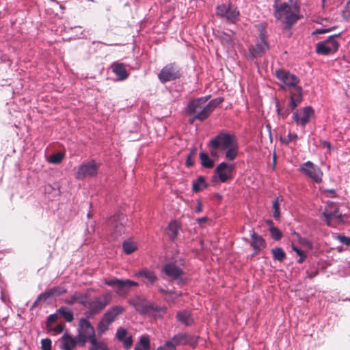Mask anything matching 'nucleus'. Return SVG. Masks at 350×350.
Listing matches in <instances>:
<instances>
[{"mask_svg":"<svg viewBox=\"0 0 350 350\" xmlns=\"http://www.w3.org/2000/svg\"><path fill=\"white\" fill-rule=\"evenodd\" d=\"M208 147L213 157H217V150L225 151V158L230 161L238 155L239 144L234 134L221 132L208 142Z\"/></svg>","mask_w":350,"mask_h":350,"instance_id":"f257e3e1","label":"nucleus"},{"mask_svg":"<svg viewBox=\"0 0 350 350\" xmlns=\"http://www.w3.org/2000/svg\"><path fill=\"white\" fill-rule=\"evenodd\" d=\"M208 96H204L190 100L186 108V113L193 116L190 124L195 120H205L213 110L223 102L222 98H217L208 102Z\"/></svg>","mask_w":350,"mask_h":350,"instance_id":"f03ea898","label":"nucleus"},{"mask_svg":"<svg viewBox=\"0 0 350 350\" xmlns=\"http://www.w3.org/2000/svg\"><path fill=\"white\" fill-rule=\"evenodd\" d=\"M129 304L138 313L143 315L161 317L166 311L165 307L159 306L157 304L150 302L144 297L139 295L130 298Z\"/></svg>","mask_w":350,"mask_h":350,"instance_id":"7ed1b4c3","label":"nucleus"},{"mask_svg":"<svg viewBox=\"0 0 350 350\" xmlns=\"http://www.w3.org/2000/svg\"><path fill=\"white\" fill-rule=\"evenodd\" d=\"M184 266L185 260L180 259L166 263L163 266L162 271L167 276L176 281L178 284H183L186 282L183 270Z\"/></svg>","mask_w":350,"mask_h":350,"instance_id":"20e7f679","label":"nucleus"},{"mask_svg":"<svg viewBox=\"0 0 350 350\" xmlns=\"http://www.w3.org/2000/svg\"><path fill=\"white\" fill-rule=\"evenodd\" d=\"M111 301V294L107 292L100 296H94L90 301L87 300L85 308L88 310L85 313L87 317H91L100 313Z\"/></svg>","mask_w":350,"mask_h":350,"instance_id":"39448f33","label":"nucleus"},{"mask_svg":"<svg viewBox=\"0 0 350 350\" xmlns=\"http://www.w3.org/2000/svg\"><path fill=\"white\" fill-rule=\"evenodd\" d=\"M96 337L95 329L90 321L86 318L79 320L77 340L79 345L83 346L88 340Z\"/></svg>","mask_w":350,"mask_h":350,"instance_id":"423d86ee","label":"nucleus"},{"mask_svg":"<svg viewBox=\"0 0 350 350\" xmlns=\"http://www.w3.org/2000/svg\"><path fill=\"white\" fill-rule=\"evenodd\" d=\"M321 219L329 226H334L335 224L343 221L342 214L339 213V208L334 202H327L325 211L322 213Z\"/></svg>","mask_w":350,"mask_h":350,"instance_id":"0eeeda50","label":"nucleus"},{"mask_svg":"<svg viewBox=\"0 0 350 350\" xmlns=\"http://www.w3.org/2000/svg\"><path fill=\"white\" fill-rule=\"evenodd\" d=\"M275 77L280 82V87L283 90H291L298 85L299 79L296 75L285 70H278L275 71Z\"/></svg>","mask_w":350,"mask_h":350,"instance_id":"6e6552de","label":"nucleus"},{"mask_svg":"<svg viewBox=\"0 0 350 350\" xmlns=\"http://www.w3.org/2000/svg\"><path fill=\"white\" fill-rule=\"evenodd\" d=\"M182 76L181 69L176 63L165 65L158 74V79L162 83L180 79Z\"/></svg>","mask_w":350,"mask_h":350,"instance_id":"1a4fd4ad","label":"nucleus"},{"mask_svg":"<svg viewBox=\"0 0 350 350\" xmlns=\"http://www.w3.org/2000/svg\"><path fill=\"white\" fill-rule=\"evenodd\" d=\"M198 344V338L195 336L178 333L173 336V338L165 343V347L175 349V347L178 345H189L193 348H195Z\"/></svg>","mask_w":350,"mask_h":350,"instance_id":"9d476101","label":"nucleus"},{"mask_svg":"<svg viewBox=\"0 0 350 350\" xmlns=\"http://www.w3.org/2000/svg\"><path fill=\"white\" fill-rule=\"evenodd\" d=\"M105 284L116 288V293L120 296H125L128 294L132 286H137L138 283L130 280H120L113 278L105 281Z\"/></svg>","mask_w":350,"mask_h":350,"instance_id":"9b49d317","label":"nucleus"},{"mask_svg":"<svg viewBox=\"0 0 350 350\" xmlns=\"http://www.w3.org/2000/svg\"><path fill=\"white\" fill-rule=\"evenodd\" d=\"M299 171L309 177L316 183H320L323 180V172L321 168L310 161L304 163Z\"/></svg>","mask_w":350,"mask_h":350,"instance_id":"f8f14e48","label":"nucleus"},{"mask_svg":"<svg viewBox=\"0 0 350 350\" xmlns=\"http://www.w3.org/2000/svg\"><path fill=\"white\" fill-rule=\"evenodd\" d=\"M340 35V33L332 35L327 40L318 42L316 46V52L324 55L336 52L340 44L336 38L339 37Z\"/></svg>","mask_w":350,"mask_h":350,"instance_id":"ddd939ff","label":"nucleus"},{"mask_svg":"<svg viewBox=\"0 0 350 350\" xmlns=\"http://www.w3.org/2000/svg\"><path fill=\"white\" fill-rule=\"evenodd\" d=\"M269 49L268 38L266 34V30L262 28L257 42L254 46L250 47L249 51L252 57L261 56Z\"/></svg>","mask_w":350,"mask_h":350,"instance_id":"4468645a","label":"nucleus"},{"mask_svg":"<svg viewBox=\"0 0 350 350\" xmlns=\"http://www.w3.org/2000/svg\"><path fill=\"white\" fill-rule=\"evenodd\" d=\"M125 217L122 213H117L111 216L107 221L114 239L124 232Z\"/></svg>","mask_w":350,"mask_h":350,"instance_id":"2eb2a0df","label":"nucleus"},{"mask_svg":"<svg viewBox=\"0 0 350 350\" xmlns=\"http://www.w3.org/2000/svg\"><path fill=\"white\" fill-rule=\"evenodd\" d=\"M99 165L92 160L83 163L78 168L76 178L83 179L86 177L94 176L97 174Z\"/></svg>","mask_w":350,"mask_h":350,"instance_id":"dca6fc26","label":"nucleus"},{"mask_svg":"<svg viewBox=\"0 0 350 350\" xmlns=\"http://www.w3.org/2000/svg\"><path fill=\"white\" fill-rule=\"evenodd\" d=\"M216 12L218 16L225 17L228 21L234 23L239 17V12L236 7L230 4H221L216 8Z\"/></svg>","mask_w":350,"mask_h":350,"instance_id":"f3484780","label":"nucleus"},{"mask_svg":"<svg viewBox=\"0 0 350 350\" xmlns=\"http://www.w3.org/2000/svg\"><path fill=\"white\" fill-rule=\"evenodd\" d=\"M234 164L221 162L215 170V174L221 183H225L232 178Z\"/></svg>","mask_w":350,"mask_h":350,"instance_id":"a211bd4d","label":"nucleus"},{"mask_svg":"<svg viewBox=\"0 0 350 350\" xmlns=\"http://www.w3.org/2000/svg\"><path fill=\"white\" fill-rule=\"evenodd\" d=\"M314 115V111L312 107L307 106L301 110H297L293 115V119L297 124L304 128Z\"/></svg>","mask_w":350,"mask_h":350,"instance_id":"6ab92c4d","label":"nucleus"},{"mask_svg":"<svg viewBox=\"0 0 350 350\" xmlns=\"http://www.w3.org/2000/svg\"><path fill=\"white\" fill-rule=\"evenodd\" d=\"M125 311L124 307L119 305L113 306L109 308L103 314V317L105 320L111 324L119 315Z\"/></svg>","mask_w":350,"mask_h":350,"instance_id":"aec40b11","label":"nucleus"},{"mask_svg":"<svg viewBox=\"0 0 350 350\" xmlns=\"http://www.w3.org/2000/svg\"><path fill=\"white\" fill-rule=\"evenodd\" d=\"M303 99V90L301 87H296L290 92L289 105L291 109H295Z\"/></svg>","mask_w":350,"mask_h":350,"instance_id":"412c9836","label":"nucleus"},{"mask_svg":"<svg viewBox=\"0 0 350 350\" xmlns=\"http://www.w3.org/2000/svg\"><path fill=\"white\" fill-rule=\"evenodd\" d=\"M135 277H142L144 278L146 280L144 282L146 283V286L153 285L157 280V276L154 272L148 269H143L139 270L138 272L135 273Z\"/></svg>","mask_w":350,"mask_h":350,"instance_id":"4be33fe9","label":"nucleus"},{"mask_svg":"<svg viewBox=\"0 0 350 350\" xmlns=\"http://www.w3.org/2000/svg\"><path fill=\"white\" fill-rule=\"evenodd\" d=\"M251 239L250 245L254 251V255L258 254L266 247V243L264 239L254 232L251 234Z\"/></svg>","mask_w":350,"mask_h":350,"instance_id":"5701e85b","label":"nucleus"},{"mask_svg":"<svg viewBox=\"0 0 350 350\" xmlns=\"http://www.w3.org/2000/svg\"><path fill=\"white\" fill-rule=\"evenodd\" d=\"M88 299V295L87 294H82L79 291H75L69 298L64 299V303L66 304L72 306L75 303L78 302L81 305L85 306L86 302Z\"/></svg>","mask_w":350,"mask_h":350,"instance_id":"b1692460","label":"nucleus"},{"mask_svg":"<svg viewBox=\"0 0 350 350\" xmlns=\"http://www.w3.org/2000/svg\"><path fill=\"white\" fill-rule=\"evenodd\" d=\"M66 292H67V290L64 286H55V287L51 288L50 290H49L48 291L40 294L38 297L37 299L36 300L34 305H36L41 299H46L47 297H49L50 296H59V295L66 293Z\"/></svg>","mask_w":350,"mask_h":350,"instance_id":"393cba45","label":"nucleus"},{"mask_svg":"<svg viewBox=\"0 0 350 350\" xmlns=\"http://www.w3.org/2000/svg\"><path fill=\"white\" fill-rule=\"evenodd\" d=\"M77 341V338H75L66 332L61 338V348L64 350H72L76 347Z\"/></svg>","mask_w":350,"mask_h":350,"instance_id":"a878e982","label":"nucleus"},{"mask_svg":"<svg viewBox=\"0 0 350 350\" xmlns=\"http://www.w3.org/2000/svg\"><path fill=\"white\" fill-rule=\"evenodd\" d=\"M273 7L275 9L274 16L278 20H281L291 12V7L286 3H283L280 5L278 3H274Z\"/></svg>","mask_w":350,"mask_h":350,"instance_id":"bb28decb","label":"nucleus"},{"mask_svg":"<svg viewBox=\"0 0 350 350\" xmlns=\"http://www.w3.org/2000/svg\"><path fill=\"white\" fill-rule=\"evenodd\" d=\"M113 72L116 74L119 81H123L129 77L125 66L122 63L116 64L113 66Z\"/></svg>","mask_w":350,"mask_h":350,"instance_id":"cd10ccee","label":"nucleus"},{"mask_svg":"<svg viewBox=\"0 0 350 350\" xmlns=\"http://www.w3.org/2000/svg\"><path fill=\"white\" fill-rule=\"evenodd\" d=\"M177 320L185 325H190L193 323L191 312L189 310L180 311L176 314Z\"/></svg>","mask_w":350,"mask_h":350,"instance_id":"c85d7f7f","label":"nucleus"},{"mask_svg":"<svg viewBox=\"0 0 350 350\" xmlns=\"http://www.w3.org/2000/svg\"><path fill=\"white\" fill-rule=\"evenodd\" d=\"M180 228V224L176 221H172L169 224L166 232L171 240H174L176 238Z\"/></svg>","mask_w":350,"mask_h":350,"instance_id":"c756f323","label":"nucleus"},{"mask_svg":"<svg viewBox=\"0 0 350 350\" xmlns=\"http://www.w3.org/2000/svg\"><path fill=\"white\" fill-rule=\"evenodd\" d=\"M88 342H90L88 350H109L107 344L102 340H98L96 337Z\"/></svg>","mask_w":350,"mask_h":350,"instance_id":"7c9ffc66","label":"nucleus"},{"mask_svg":"<svg viewBox=\"0 0 350 350\" xmlns=\"http://www.w3.org/2000/svg\"><path fill=\"white\" fill-rule=\"evenodd\" d=\"M206 187L205 178L203 176H199L193 182L192 189L194 192H199Z\"/></svg>","mask_w":350,"mask_h":350,"instance_id":"2f4dec72","label":"nucleus"},{"mask_svg":"<svg viewBox=\"0 0 350 350\" xmlns=\"http://www.w3.org/2000/svg\"><path fill=\"white\" fill-rule=\"evenodd\" d=\"M200 159L201 161V164L203 167L206 168H212L214 165V161L211 159L207 153L200 152Z\"/></svg>","mask_w":350,"mask_h":350,"instance_id":"473e14b6","label":"nucleus"},{"mask_svg":"<svg viewBox=\"0 0 350 350\" xmlns=\"http://www.w3.org/2000/svg\"><path fill=\"white\" fill-rule=\"evenodd\" d=\"M122 249L126 254H130L137 249V246L134 242L126 240L122 243Z\"/></svg>","mask_w":350,"mask_h":350,"instance_id":"72a5a7b5","label":"nucleus"},{"mask_svg":"<svg viewBox=\"0 0 350 350\" xmlns=\"http://www.w3.org/2000/svg\"><path fill=\"white\" fill-rule=\"evenodd\" d=\"M111 324L106 321L103 317L101 318L97 325V334L98 336H102L109 329Z\"/></svg>","mask_w":350,"mask_h":350,"instance_id":"f704fd0d","label":"nucleus"},{"mask_svg":"<svg viewBox=\"0 0 350 350\" xmlns=\"http://www.w3.org/2000/svg\"><path fill=\"white\" fill-rule=\"evenodd\" d=\"M282 197H277L272 202V208L273 210V216L275 219H280V202L282 201Z\"/></svg>","mask_w":350,"mask_h":350,"instance_id":"c9c22d12","label":"nucleus"},{"mask_svg":"<svg viewBox=\"0 0 350 350\" xmlns=\"http://www.w3.org/2000/svg\"><path fill=\"white\" fill-rule=\"evenodd\" d=\"M273 258L280 262H282L286 258V254L281 247H275L271 250Z\"/></svg>","mask_w":350,"mask_h":350,"instance_id":"e433bc0d","label":"nucleus"},{"mask_svg":"<svg viewBox=\"0 0 350 350\" xmlns=\"http://www.w3.org/2000/svg\"><path fill=\"white\" fill-rule=\"evenodd\" d=\"M57 312L59 314H61L62 315V317H64V319L67 321V322H71L73 321L74 319V315H73V312L70 310H67L66 308L64 307H61L59 308L58 310H57Z\"/></svg>","mask_w":350,"mask_h":350,"instance_id":"4c0bfd02","label":"nucleus"},{"mask_svg":"<svg viewBox=\"0 0 350 350\" xmlns=\"http://www.w3.org/2000/svg\"><path fill=\"white\" fill-rule=\"evenodd\" d=\"M142 347L144 350H149L150 349V343L149 336L144 334L140 336L139 342L137 344Z\"/></svg>","mask_w":350,"mask_h":350,"instance_id":"58836bf2","label":"nucleus"},{"mask_svg":"<svg viewBox=\"0 0 350 350\" xmlns=\"http://www.w3.org/2000/svg\"><path fill=\"white\" fill-rule=\"evenodd\" d=\"M64 157V153L59 152L57 153L53 154L51 156H50L48 161L51 163L59 164L62 162Z\"/></svg>","mask_w":350,"mask_h":350,"instance_id":"ea45409f","label":"nucleus"},{"mask_svg":"<svg viewBox=\"0 0 350 350\" xmlns=\"http://www.w3.org/2000/svg\"><path fill=\"white\" fill-rule=\"evenodd\" d=\"M269 232L271 238L275 241H279L282 237V233L281 231L275 226H271L269 228Z\"/></svg>","mask_w":350,"mask_h":350,"instance_id":"a19ab883","label":"nucleus"},{"mask_svg":"<svg viewBox=\"0 0 350 350\" xmlns=\"http://www.w3.org/2000/svg\"><path fill=\"white\" fill-rule=\"evenodd\" d=\"M129 336V333L125 328H124L122 327H120L118 328L116 334V336L118 340H122L123 338H124L126 336Z\"/></svg>","mask_w":350,"mask_h":350,"instance_id":"79ce46f5","label":"nucleus"},{"mask_svg":"<svg viewBox=\"0 0 350 350\" xmlns=\"http://www.w3.org/2000/svg\"><path fill=\"white\" fill-rule=\"evenodd\" d=\"M119 341L123 343L124 348L126 349H129L133 345V338L131 335L126 336L122 340Z\"/></svg>","mask_w":350,"mask_h":350,"instance_id":"37998d69","label":"nucleus"},{"mask_svg":"<svg viewBox=\"0 0 350 350\" xmlns=\"http://www.w3.org/2000/svg\"><path fill=\"white\" fill-rule=\"evenodd\" d=\"M42 350H51V340L49 338H44L41 340Z\"/></svg>","mask_w":350,"mask_h":350,"instance_id":"c03bdc74","label":"nucleus"},{"mask_svg":"<svg viewBox=\"0 0 350 350\" xmlns=\"http://www.w3.org/2000/svg\"><path fill=\"white\" fill-rule=\"evenodd\" d=\"M57 320V314H50L46 321V327L49 329L51 327V324L55 323Z\"/></svg>","mask_w":350,"mask_h":350,"instance_id":"a18cd8bd","label":"nucleus"},{"mask_svg":"<svg viewBox=\"0 0 350 350\" xmlns=\"http://www.w3.org/2000/svg\"><path fill=\"white\" fill-rule=\"evenodd\" d=\"M337 239L340 241V243L343 245L347 246L350 245V237L339 234L337 236Z\"/></svg>","mask_w":350,"mask_h":350,"instance_id":"49530a36","label":"nucleus"},{"mask_svg":"<svg viewBox=\"0 0 350 350\" xmlns=\"http://www.w3.org/2000/svg\"><path fill=\"white\" fill-rule=\"evenodd\" d=\"M286 22L289 24H293L297 20V17L295 14L291 13V12L286 14L285 16Z\"/></svg>","mask_w":350,"mask_h":350,"instance_id":"de8ad7c7","label":"nucleus"},{"mask_svg":"<svg viewBox=\"0 0 350 350\" xmlns=\"http://www.w3.org/2000/svg\"><path fill=\"white\" fill-rule=\"evenodd\" d=\"M297 139V135L295 133H288L287 136V139H282V142L285 144H288L291 142L295 141Z\"/></svg>","mask_w":350,"mask_h":350,"instance_id":"09e8293b","label":"nucleus"},{"mask_svg":"<svg viewBox=\"0 0 350 350\" xmlns=\"http://www.w3.org/2000/svg\"><path fill=\"white\" fill-rule=\"evenodd\" d=\"M64 325L63 324H58L54 328L49 327V331H53L57 334H60L63 332Z\"/></svg>","mask_w":350,"mask_h":350,"instance_id":"8fccbe9b","label":"nucleus"},{"mask_svg":"<svg viewBox=\"0 0 350 350\" xmlns=\"http://www.w3.org/2000/svg\"><path fill=\"white\" fill-rule=\"evenodd\" d=\"M332 28H327V29H317L315 31H314L312 33V35H317V34H322L325 33H327L331 31Z\"/></svg>","mask_w":350,"mask_h":350,"instance_id":"3c124183","label":"nucleus"},{"mask_svg":"<svg viewBox=\"0 0 350 350\" xmlns=\"http://www.w3.org/2000/svg\"><path fill=\"white\" fill-rule=\"evenodd\" d=\"M291 247H292V250L294 252H295L298 256H300V255H302L303 254H304V252L302 250L296 247L294 244H292Z\"/></svg>","mask_w":350,"mask_h":350,"instance_id":"603ef678","label":"nucleus"},{"mask_svg":"<svg viewBox=\"0 0 350 350\" xmlns=\"http://www.w3.org/2000/svg\"><path fill=\"white\" fill-rule=\"evenodd\" d=\"M306 273H307V278H308L310 279H312L318 274V271H314L310 272V271H307Z\"/></svg>","mask_w":350,"mask_h":350,"instance_id":"864d4df0","label":"nucleus"},{"mask_svg":"<svg viewBox=\"0 0 350 350\" xmlns=\"http://www.w3.org/2000/svg\"><path fill=\"white\" fill-rule=\"evenodd\" d=\"M191 154L188 155V157L187 158L186 165H187V167H191L193 165V163L191 161Z\"/></svg>","mask_w":350,"mask_h":350,"instance_id":"5fc2aeb1","label":"nucleus"},{"mask_svg":"<svg viewBox=\"0 0 350 350\" xmlns=\"http://www.w3.org/2000/svg\"><path fill=\"white\" fill-rule=\"evenodd\" d=\"M202 210V204L200 201H198V204H197V206L196 208V213H200L201 212Z\"/></svg>","mask_w":350,"mask_h":350,"instance_id":"6e6d98bb","label":"nucleus"},{"mask_svg":"<svg viewBox=\"0 0 350 350\" xmlns=\"http://www.w3.org/2000/svg\"><path fill=\"white\" fill-rule=\"evenodd\" d=\"M299 256V258L297 260V262L302 263L305 260V259L306 258V255L304 253L302 255H300Z\"/></svg>","mask_w":350,"mask_h":350,"instance_id":"4d7b16f0","label":"nucleus"},{"mask_svg":"<svg viewBox=\"0 0 350 350\" xmlns=\"http://www.w3.org/2000/svg\"><path fill=\"white\" fill-rule=\"evenodd\" d=\"M159 291L161 292V293L163 294H168V293H171V292L168 290H166V289H164L162 287H159L158 288Z\"/></svg>","mask_w":350,"mask_h":350,"instance_id":"13d9d810","label":"nucleus"},{"mask_svg":"<svg viewBox=\"0 0 350 350\" xmlns=\"http://www.w3.org/2000/svg\"><path fill=\"white\" fill-rule=\"evenodd\" d=\"M322 144L323 146L327 148V149L329 150L331 148V144L329 142L324 141L323 142Z\"/></svg>","mask_w":350,"mask_h":350,"instance_id":"bf43d9fd","label":"nucleus"},{"mask_svg":"<svg viewBox=\"0 0 350 350\" xmlns=\"http://www.w3.org/2000/svg\"><path fill=\"white\" fill-rule=\"evenodd\" d=\"M157 350H176V349H172L171 348H167V347H165V345L164 346H160L157 348Z\"/></svg>","mask_w":350,"mask_h":350,"instance_id":"052dcab7","label":"nucleus"},{"mask_svg":"<svg viewBox=\"0 0 350 350\" xmlns=\"http://www.w3.org/2000/svg\"><path fill=\"white\" fill-rule=\"evenodd\" d=\"M342 16H343V18H344L345 20H347V19H348V18H349V14H347V12H346V11L343 10V11H342Z\"/></svg>","mask_w":350,"mask_h":350,"instance_id":"680f3d73","label":"nucleus"},{"mask_svg":"<svg viewBox=\"0 0 350 350\" xmlns=\"http://www.w3.org/2000/svg\"><path fill=\"white\" fill-rule=\"evenodd\" d=\"M327 191L329 192V193H331L333 197L336 196V191L334 189H329Z\"/></svg>","mask_w":350,"mask_h":350,"instance_id":"e2e57ef3","label":"nucleus"},{"mask_svg":"<svg viewBox=\"0 0 350 350\" xmlns=\"http://www.w3.org/2000/svg\"><path fill=\"white\" fill-rule=\"evenodd\" d=\"M199 222H204L206 220V217H202L198 219Z\"/></svg>","mask_w":350,"mask_h":350,"instance_id":"0e129e2a","label":"nucleus"},{"mask_svg":"<svg viewBox=\"0 0 350 350\" xmlns=\"http://www.w3.org/2000/svg\"><path fill=\"white\" fill-rule=\"evenodd\" d=\"M267 224L268 225H270V226H272V225H273V221H272L271 220H267Z\"/></svg>","mask_w":350,"mask_h":350,"instance_id":"69168bd1","label":"nucleus"},{"mask_svg":"<svg viewBox=\"0 0 350 350\" xmlns=\"http://www.w3.org/2000/svg\"><path fill=\"white\" fill-rule=\"evenodd\" d=\"M279 1H280V0H275L274 3H278Z\"/></svg>","mask_w":350,"mask_h":350,"instance_id":"338daca9","label":"nucleus"},{"mask_svg":"<svg viewBox=\"0 0 350 350\" xmlns=\"http://www.w3.org/2000/svg\"><path fill=\"white\" fill-rule=\"evenodd\" d=\"M350 5V0H348L347 1V6Z\"/></svg>","mask_w":350,"mask_h":350,"instance_id":"774afa93","label":"nucleus"}]
</instances>
